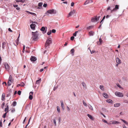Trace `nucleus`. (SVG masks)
Instances as JSON below:
<instances>
[{"mask_svg": "<svg viewBox=\"0 0 128 128\" xmlns=\"http://www.w3.org/2000/svg\"><path fill=\"white\" fill-rule=\"evenodd\" d=\"M32 34L33 36L32 38L33 40L34 41L37 40L38 39V32L36 31L35 32H32Z\"/></svg>", "mask_w": 128, "mask_h": 128, "instance_id": "f257e3e1", "label": "nucleus"}, {"mask_svg": "<svg viewBox=\"0 0 128 128\" xmlns=\"http://www.w3.org/2000/svg\"><path fill=\"white\" fill-rule=\"evenodd\" d=\"M13 81L14 80L12 76L11 75H10V76L8 82V86H10L11 85L12 83L13 82Z\"/></svg>", "mask_w": 128, "mask_h": 128, "instance_id": "f03ea898", "label": "nucleus"}, {"mask_svg": "<svg viewBox=\"0 0 128 128\" xmlns=\"http://www.w3.org/2000/svg\"><path fill=\"white\" fill-rule=\"evenodd\" d=\"M52 43V39L51 38H49L47 40L45 44V46L46 47L47 46L50 45V44Z\"/></svg>", "mask_w": 128, "mask_h": 128, "instance_id": "7ed1b4c3", "label": "nucleus"}, {"mask_svg": "<svg viewBox=\"0 0 128 128\" xmlns=\"http://www.w3.org/2000/svg\"><path fill=\"white\" fill-rule=\"evenodd\" d=\"M115 94L116 96L119 97H122L124 96V94L122 93L118 92H116Z\"/></svg>", "mask_w": 128, "mask_h": 128, "instance_id": "20e7f679", "label": "nucleus"}, {"mask_svg": "<svg viewBox=\"0 0 128 128\" xmlns=\"http://www.w3.org/2000/svg\"><path fill=\"white\" fill-rule=\"evenodd\" d=\"M100 18V16H99L98 17H97L96 16L94 18H93L92 19V22H97L99 20Z\"/></svg>", "mask_w": 128, "mask_h": 128, "instance_id": "39448f33", "label": "nucleus"}, {"mask_svg": "<svg viewBox=\"0 0 128 128\" xmlns=\"http://www.w3.org/2000/svg\"><path fill=\"white\" fill-rule=\"evenodd\" d=\"M75 12V10H71L70 12L68 14V15L67 17L68 18L70 16H71L72 15L74 14Z\"/></svg>", "mask_w": 128, "mask_h": 128, "instance_id": "423d86ee", "label": "nucleus"}, {"mask_svg": "<svg viewBox=\"0 0 128 128\" xmlns=\"http://www.w3.org/2000/svg\"><path fill=\"white\" fill-rule=\"evenodd\" d=\"M119 5H116L115 6V7L112 10H111V12L112 13L113 12L116 11L119 9Z\"/></svg>", "mask_w": 128, "mask_h": 128, "instance_id": "0eeeda50", "label": "nucleus"}, {"mask_svg": "<svg viewBox=\"0 0 128 128\" xmlns=\"http://www.w3.org/2000/svg\"><path fill=\"white\" fill-rule=\"evenodd\" d=\"M7 42L6 41H3L2 42V48L4 49L5 46L7 45Z\"/></svg>", "mask_w": 128, "mask_h": 128, "instance_id": "6e6552de", "label": "nucleus"}, {"mask_svg": "<svg viewBox=\"0 0 128 128\" xmlns=\"http://www.w3.org/2000/svg\"><path fill=\"white\" fill-rule=\"evenodd\" d=\"M33 94V92H30V96L29 97V98L30 100H32L33 98V96L32 95Z\"/></svg>", "mask_w": 128, "mask_h": 128, "instance_id": "1a4fd4ad", "label": "nucleus"}, {"mask_svg": "<svg viewBox=\"0 0 128 128\" xmlns=\"http://www.w3.org/2000/svg\"><path fill=\"white\" fill-rule=\"evenodd\" d=\"M110 122H111V124H118L120 123L119 122L115 120L111 121Z\"/></svg>", "mask_w": 128, "mask_h": 128, "instance_id": "9d476101", "label": "nucleus"}, {"mask_svg": "<svg viewBox=\"0 0 128 128\" xmlns=\"http://www.w3.org/2000/svg\"><path fill=\"white\" fill-rule=\"evenodd\" d=\"M5 67L6 70L8 71L9 68V66L7 63H5Z\"/></svg>", "mask_w": 128, "mask_h": 128, "instance_id": "9b49d317", "label": "nucleus"}, {"mask_svg": "<svg viewBox=\"0 0 128 128\" xmlns=\"http://www.w3.org/2000/svg\"><path fill=\"white\" fill-rule=\"evenodd\" d=\"M116 60L117 63H118V64H120L121 62V61L120 59L118 58H116Z\"/></svg>", "mask_w": 128, "mask_h": 128, "instance_id": "f8f14e48", "label": "nucleus"}, {"mask_svg": "<svg viewBox=\"0 0 128 128\" xmlns=\"http://www.w3.org/2000/svg\"><path fill=\"white\" fill-rule=\"evenodd\" d=\"M54 10L53 9L50 10L48 11L47 13H48L52 14L54 12Z\"/></svg>", "mask_w": 128, "mask_h": 128, "instance_id": "ddd939ff", "label": "nucleus"}, {"mask_svg": "<svg viewBox=\"0 0 128 128\" xmlns=\"http://www.w3.org/2000/svg\"><path fill=\"white\" fill-rule=\"evenodd\" d=\"M87 115L92 120H94V118L91 115L89 114H88Z\"/></svg>", "mask_w": 128, "mask_h": 128, "instance_id": "4468645a", "label": "nucleus"}, {"mask_svg": "<svg viewBox=\"0 0 128 128\" xmlns=\"http://www.w3.org/2000/svg\"><path fill=\"white\" fill-rule=\"evenodd\" d=\"M35 24H32L30 25V27L33 30H34L35 28Z\"/></svg>", "mask_w": 128, "mask_h": 128, "instance_id": "2eb2a0df", "label": "nucleus"}, {"mask_svg": "<svg viewBox=\"0 0 128 128\" xmlns=\"http://www.w3.org/2000/svg\"><path fill=\"white\" fill-rule=\"evenodd\" d=\"M30 60L32 61H35L36 60V57L32 56L31 58H30Z\"/></svg>", "mask_w": 128, "mask_h": 128, "instance_id": "dca6fc26", "label": "nucleus"}, {"mask_svg": "<svg viewBox=\"0 0 128 128\" xmlns=\"http://www.w3.org/2000/svg\"><path fill=\"white\" fill-rule=\"evenodd\" d=\"M5 94L4 93L2 94L1 99L2 100L4 101L5 100Z\"/></svg>", "mask_w": 128, "mask_h": 128, "instance_id": "f3484780", "label": "nucleus"}, {"mask_svg": "<svg viewBox=\"0 0 128 128\" xmlns=\"http://www.w3.org/2000/svg\"><path fill=\"white\" fill-rule=\"evenodd\" d=\"M120 105V103H118L114 104V107H118Z\"/></svg>", "mask_w": 128, "mask_h": 128, "instance_id": "a211bd4d", "label": "nucleus"}, {"mask_svg": "<svg viewBox=\"0 0 128 128\" xmlns=\"http://www.w3.org/2000/svg\"><path fill=\"white\" fill-rule=\"evenodd\" d=\"M103 96L105 98H108V95L106 93H103Z\"/></svg>", "mask_w": 128, "mask_h": 128, "instance_id": "6ab92c4d", "label": "nucleus"}, {"mask_svg": "<svg viewBox=\"0 0 128 128\" xmlns=\"http://www.w3.org/2000/svg\"><path fill=\"white\" fill-rule=\"evenodd\" d=\"M41 81V78L39 80H37L36 82V84L39 85Z\"/></svg>", "mask_w": 128, "mask_h": 128, "instance_id": "aec40b11", "label": "nucleus"}, {"mask_svg": "<svg viewBox=\"0 0 128 128\" xmlns=\"http://www.w3.org/2000/svg\"><path fill=\"white\" fill-rule=\"evenodd\" d=\"M8 105L6 106V107L5 108L4 111L6 113H8Z\"/></svg>", "mask_w": 128, "mask_h": 128, "instance_id": "412c9836", "label": "nucleus"}, {"mask_svg": "<svg viewBox=\"0 0 128 128\" xmlns=\"http://www.w3.org/2000/svg\"><path fill=\"white\" fill-rule=\"evenodd\" d=\"M120 119L121 121H122L126 125H128V123L125 120L122 119Z\"/></svg>", "mask_w": 128, "mask_h": 128, "instance_id": "4be33fe9", "label": "nucleus"}, {"mask_svg": "<svg viewBox=\"0 0 128 128\" xmlns=\"http://www.w3.org/2000/svg\"><path fill=\"white\" fill-rule=\"evenodd\" d=\"M74 48H72L70 50V52L71 54H72V56H74Z\"/></svg>", "mask_w": 128, "mask_h": 128, "instance_id": "5701e85b", "label": "nucleus"}, {"mask_svg": "<svg viewBox=\"0 0 128 128\" xmlns=\"http://www.w3.org/2000/svg\"><path fill=\"white\" fill-rule=\"evenodd\" d=\"M94 32L93 31H90L89 33V34L90 36H93L94 35Z\"/></svg>", "mask_w": 128, "mask_h": 128, "instance_id": "b1692460", "label": "nucleus"}, {"mask_svg": "<svg viewBox=\"0 0 128 128\" xmlns=\"http://www.w3.org/2000/svg\"><path fill=\"white\" fill-rule=\"evenodd\" d=\"M25 1V0H16V2H22L23 3Z\"/></svg>", "mask_w": 128, "mask_h": 128, "instance_id": "393cba45", "label": "nucleus"}, {"mask_svg": "<svg viewBox=\"0 0 128 128\" xmlns=\"http://www.w3.org/2000/svg\"><path fill=\"white\" fill-rule=\"evenodd\" d=\"M82 84L83 86V87H85L86 88V84L85 83V82H82Z\"/></svg>", "mask_w": 128, "mask_h": 128, "instance_id": "a878e982", "label": "nucleus"}, {"mask_svg": "<svg viewBox=\"0 0 128 128\" xmlns=\"http://www.w3.org/2000/svg\"><path fill=\"white\" fill-rule=\"evenodd\" d=\"M60 102L61 103V106L62 107V108L64 109V106L63 102H62L61 101H60Z\"/></svg>", "mask_w": 128, "mask_h": 128, "instance_id": "bb28decb", "label": "nucleus"}, {"mask_svg": "<svg viewBox=\"0 0 128 128\" xmlns=\"http://www.w3.org/2000/svg\"><path fill=\"white\" fill-rule=\"evenodd\" d=\"M100 88L102 90H104V86H100Z\"/></svg>", "mask_w": 128, "mask_h": 128, "instance_id": "cd10ccee", "label": "nucleus"}, {"mask_svg": "<svg viewBox=\"0 0 128 128\" xmlns=\"http://www.w3.org/2000/svg\"><path fill=\"white\" fill-rule=\"evenodd\" d=\"M106 101L107 102L109 103H112V101L110 99H108Z\"/></svg>", "mask_w": 128, "mask_h": 128, "instance_id": "c85d7f7f", "label": "nucleus"}, {"mask_svg": "<svg viewBox=\"0 0 128 128\" xmlns=\"http://www.w3.org/2000/svg\"><path fill=\"white\" fill-rule=\"evenodd\" d=\"M20 86H23L24 85V84L23 82H22L20 84Z\"/></svg>", "mask_w": 128, "mask_h": 128, "instance_id": "c756f323", "label": "nucleus"}, {"mask_svg": "<svg viewBox=\"0 0 128 128\" xmlns=\"http://www.w3.org/2000/svg\"><path fill=\"white\" fill-rule=\"evenodd\" d=\"M16 102L15 101H14L13 102L12 104L13 106H15L16 105Z\"/></svg>", "mask_w": 128, "mask_h": 128, "instance_id": "7c9ffc66", "label": "nucleus"}, {"mask_svg": "<svg viewBox=\"0 0 128 128\" xmlns=\"http://www.w3.org/2000/svg\"><path fill=\"white\" fill-rule=\"evenodd\" d=\"M89 3V1L88 0L86 1L84 3V5H86L88 4Z\"/></svg>", "mask_w": 128, "mask_h": 128, "instance_id": "2f4dec72", "label": "nucleus"}, {"mask_svg": "<svg viewBox=\"0 0 128 128\" xmlns=\"http://www.w3.org/2000/svg\"><path fill=\"white\" fill-rule=\"evenodd\" d=\"M57 110L58 112H60V109L59 107L58 106H57Z\"/></svg>", "mask_w": 128, "mask_h": 128, "instance_id": "473e14b6", "label": "nucleus"}, {"mask_svg": "<svg viewBox=\"0 0 128 128\" xmlns=\"http://www.w3.org/2000/svg\"><path fill=\"white\" fill-rule=\"evenodd\" d=\"M45 28L44 27H42L40 29V30L42 31H44L45 30Z\"/></svg>", "mask_w": 128, "mask_h": 128, "instance_id": "72a5a7b5", "label": "nucleus"}, {"mask_svg": "<svg viewBox=\"0 0 128 128\" xmlns=\"http://www.w3.org/2000/svg\"><path fill=\"white\" fill-rule=\"evenodd\" d=\"M78 32V31H76L73 34V35L74 36H76L77 33Z\"/></svg>", "mask_w": 128, "mask_h": 128, "instance_id": "f704fd0d", "label": "nucleus"}, {"mask_svg": "<svg viewBox=\"0 0 128 128\" xmlns=\"http://www.w3.org/2000/svg\"><path fill=\"white\" fill-rule=\"evenodd\" d=\"M102 120L103 122H104L105 123H106L107 124H109L107 122V121L106 120H104V119H102Z\"/></svg>", "mask_w": 128, "mask_h": 128, "instance_id": "c9c22d12", "label": "nucleus"}, {"mask_svg": "<svg viewBox=\"0 0 128 128\" xmlns=\"http://www.w3.org/2000/svg\"><path fill=\"white\" fill-rule=\"evenodd\" d=\"M82 102H83V103L84 105V106H87V104H86V103L84 102V101L83 100Z\"/></svg>", "mask_w": 128, "mask_h": 128, "instance_id": "e433bc0d", "label": "nucleus"}, {"mask_svg": "<svg viewBox=\"0 0 128 128\" xmlns=\"http://www.w3.org/2000/svg\"><path fill=\"white\" fill-rule=\"evenodd\" d=\"M99 42H100V43L99 44H102V40L100 39V38L99 39Z\"/></svg>", "mask_w": 128, "mask_h": 128, "instance_id": "4c0bfd02", "label": "nucleus"}, {"mask_svg": "<svg viewBox=\"0 0 128 128\" xmlns=\"http://www.w3.org/2000/svg\"><path fill=\"white\" fill-rule=\"evenodd\" d=\"M123 102L124 103H128V100H123Z\"/></svg>", "mask_w": 128, "mask_h": 128, "instance_id": "58836bf2", "label": "nucleus"}, {"mask_svg": "<svg viewBox=\"0 0 128 128\" xmlns=\"http://www.w3.org/2000/svg\"><path fill=\"white\" fill-rule=\"evenodd\" d=\"M54 122V124L55 126H56V120L55 119H54L53 120Z\"/></svg>", "mask_w": 128, "mask_h": 128, "instance_id": "ea45409f", "label": "nucleus"}, {"mask_svg": "<svg viewBox=\"0 0 128 128\" xmlns=\"http://www.w3.org/2000/svg\"><path fill=\"white\" fill-rule=\"evenodd\" d=\"M42 2H40L38 3V6H41L42 5Z\"/></svg>", "mask_w": 128, "mask_h": 128, "instance_id": "a19ab883", "label": "nucleus"}, {"mask_svg": "<svg viewBox=\"0 0 128 128\" xmlns=\"http://www.w3.org/2000/svg\"><path fill=\"white\" fill-rule=\"evenodd\" d=\"M7 114V113L6 112L2 116V117L4 118H5L6 117V114Z\"/></svg>", "mask_w": 128, "mask_h": 128, "instance_id": "79ce46f5", "label": "nucleus"}, {"mask_svg": "<svg viewBox=\"0 0 128 128\" xmlns=\"http://www.w3.org/2000/svg\"><path fill=\"white\" fill-rule=\"evenodd\" d=\"M29 14H32V15H33L34 16H35L36 15V14L35 13H32V12H29Z\"/></svg>", "mask_w": 128, "mask_h": 128, "instance_id": "37998d69", "label": "nucleus"}, {"mask_svg": "<svg viewBox=\"0 0 128 128\" xmlns=\"http://www.w3.org/2000/svg\"><path fill=\"white\" fill-rule=\"evenodd\" d=\"M90 109H91L92 110H93L92 108V107L90 105V106H89Z\"/></svg>", "mask_w": 128, "mask_h": 128, "instance_id": "c03bdc74", "label": "nucleus"}, {"mask_svg": "<svg viewBox=\"0 0 128 128\" xmlns=\"http://www.w3.org/2000/svg\"><path fill=\"white\" fill-rule=\"evenodd\" d=\"M25 48V46L24 45L23 46V50H22V52L24 53V52Z\"/></svg>", "mask_w": 128, "mask_h": 128, "instance_id": "a18cd8bd", "label": "nucleus"}, {"mask_svg": "<svg viewBox=\"0 0 128 128\" xmlns=\"http://www.w3.org/2000/svg\"><path fill=\"white\" fill-rule=\"evenodd\" d=\"M74 36H72L70 38V40H74Z\"/></svg>", "mask_w": 128, "mask_h": 128, "instance_id": "49530a36", "label": "nucleus"}, {"mask_svg": "<svg viewBox=\"0 0 128 128\" xmlns=\"http://www.w3.org/2000/svg\"><path fill=\"white\" fill-rule=\"evenodd\" d=\"M116 85L117 86H118L120 88H121V86H120L119 85V84L118 83H117L116 84Z\"/></svg>", "mask_w": 128, "mask_h": 128, "instance_id": "de8ad7c7", "label": "nucleus"}, {"mask_svg": "<svg viewBox=\"0 0 128 128\" xmlns=\"http://www.w3.org/2000/svg\"><path fill=\"white\" fill-rule=\"evenodd\" d=\"M21 93V92L19 90V91H18V94L19 95H20Z\"/></svg>", "mask_w": 128, "mask_h": 128, "instance_id": "09e8293b", "label": "nucleus"}, {"mask_svg": "<svg viewBox=\"0 0 128 128\" xmlns=\"http://www.w3.org/2000/svg\"><path fill=\"white\" fill-rule=\"evenodd\" d=\"M51 33V30H50V31L48 32L47 33V34L48 35H50Z\"/></svg>", "mask_w": 128, "mask_h": 128, "instance_id": "8fccbe9b", "label": "nucleus"}, {"mask_svg": "<svg viewBox=\"0 0 128 128\" xmlns=\"http://www.w3.org/2000/svg\"><path fill=\"white\" fill-rule=\"evenodd\" d=\"M52 33H55L56 32V30L54 29H53L52 30Z\"/></svg>", "mask_w": 128, "mask_h": 128, "instance_id": "3c124183", "label": "nucleus"}, {"mask_svg": "<svg viewBox=\"0 0 128 128\" xmlns=\"http://www.w3.org/2000/svg\"><path fill=\"white\" fill-rule=\"evenodd\" d=\"M122 126L123 128H128L124 124H123L122 125Z\"/></svg>", "mask_w": 128, "mask_h": 128, "instance_id": "603ef678", "label": "nucleus"}, {"mask_svg": "<svg viewBox=\"0 0 128 128\" xmlns=\"http://www.w3.org/2000/svg\"><path fill=\"white\" fill-rule=\"evenodd\" d=\"M0 126L1 127H2V122L1 120L0 121Z\"/></svg>", "mask_w": 128, "mask_h": 128, "instance_id": "864d4df0", "label": "nucleus"}, {"mask_svg": "<svg viewBox=\"0 0 128 128\" xmlns=\"http://www.w3.org/2000/svg\"><path fill=\"white\" fill-rule=\"evenodd\" d=\"M43 6L44 7H46L47 6V4H44L43 5Z\"/></svg>", "mask_w": 128, "mask_h": 128, "instance_id": "5fc2aeb1", "label": "nucleus"}, {"mask_svg": "<svg viewBox=\"0 0 128 128\" xmlns=\"http://www.w3.org/2000/svg\"><path fill=\"white\" fill-rule=\"evenodd\" d=\"M74 3L73 2H72L71 3V6H74Z\"/></svg>", "mask_w": 128, "mask_h": 128, "instance_id": "6e6d98bb", "label": "nucleus"}, {"mask_svg": "<svg viewBox=\"0 0 128 128\" xmlns=\"http://www.w3.org/2000/svg\"><path fill=\"white\" fill-rule=\"evenodd\" d=\"M92 27V26H88L87 28V29L88 30L90 28Z\"/></svg>", "mask_w": 128, "mask_h": 128, "instance_id": "4d7b16f0", "label": "nucleus"}, {"mask_svg": "<svg viewBox=\"0 0 128 128\" xmlns=\"http://www.w3.org/2000/svg\"><path fill=\"white\" fill-rule=\"evenodd\" d=\"M58 87L56 86L54 87V90H55Z\"/></svg>", "mask_w": 128, "mask_h": 128, "instance_id": "13d9d810", "label": "nucleus"}, {"mask_svg": "<svg viewBox=\"0 0 128 128\" xmlns=\"http://www.w3.org/2000/svg\"><path fill=\"white\" fill-rule=\"evenodd\" d=\"M15 111V110L14 109H12V110L11 111V112H14Z\"/></svg>", "mask_w": 128, "mask_h": 128, "instance_id": "bf43d9fd", "label": "nucleus"}, {"mask_svg": "<svg viewBox=\"0 0 128 128\" xmlns=\"http://www.w3.org/2000/svg\"><path fill=\"white\" fill-rule=\"evenodd\" d=\"M18 5H13V6L15 8L17 7L18 6Z\"/></svg>", "mask_w": 128, "mask_h": 128, "instance_id": "052dcab7", "label": "nucleus"}, {"mask_svg": "<svg viewBox=\"0 0 128 128\" xmlns=\"http://www.w3.org/2000/svg\"><path fill=\"white\" fill-rule=\"evenodd\" d=\"M26 117L25 118H24V120L23 122V124H24V122H25L26 120Z\"/></svg>", "mask_w": 128, "mask_h": 128, "instance_id": "680f3d73", "label": "nucleus"}, {"mask_svg": "<svg viewBox=\"0 0 128 128\" xmlns=\"http://www.w3.org/2000/svg\"><path fill=\"white\" fill-rule=\"evenodd\" d=\"M66 108H67V110L68 111H69L70 110V108H69V107L68 106H67Z\"/></svg>", "mask_w": 128, "mask_h": 128, "instance_id": "e2e57ef3", "label": "nucleus"}, {"mask_svg": "<svg viewBox=\"0 0 128 128\" xmlns=\"http://www.w3.org/2000/svg\"><path fill=\"white\" fill-rule=\"evenodd\" d=\"M110 6H109L107 8V10H108L110 9Z\"/></svg>", "mask_w": 128, "mask_h": 128, "instance_id": "0e129e2a", "label": "nucleus"}, {"mask_svg": "<svg viewBox=\"0 0 128 128\" xmlns=\"http://www.w3.org/2000/svg\"><path fill=\"white\" fill-rule=\"evenodd\" d=\"M8 30L10 32H12V31L11 30L10 28H8Z\"/></svg>", "mask_w": 128, "mask_h": 128, "instance_id": "69168bd1", "label": "nucleus"}, {"mask_svg": "<svg viewBox=\"0 0 128 128\" xmlns=\"http://www.w3.org/2000/svg\"><path fill=\"white\" fill-rule=\"evenodd\" d=\"M44 69L43 68H42L40 70V72H42L44 70Z\"/></svg>", "mask_w": 128, "mask_h": 128, "instance_id": "338daca9", "label": "nucleus"}, {"mask_svg": "<svg viewBox=\"0 0 128 128\" xmlns=\"http://www.w3.org/2000/svg\"><path fill=\"white\" fill-rule=\"evenodd\" d=\"M94 51L93 50H92V51H90V52L91 54H92L93 53H94Z\"/></svg>", "mask_w": 128, "mask_h": 128, "instance_id": "774afa93", "label": "nucleus"}]
</instances>
